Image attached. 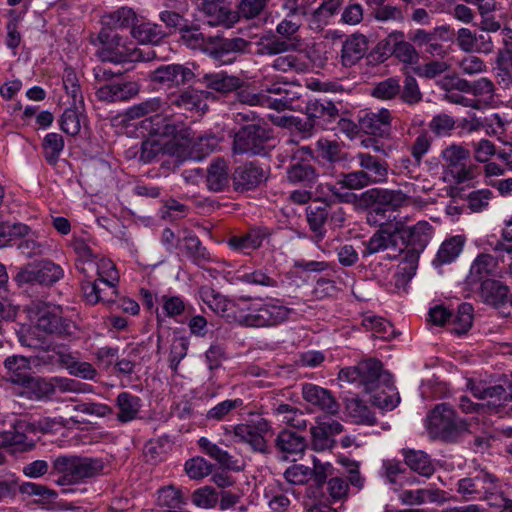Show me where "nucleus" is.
I'll list each match as a JSON object with an SVG mask.
<instances>
[{
	"instance_id": "nucleus-1",
	"label": "nucleus",
	"mask_w": 512,
	"mask_h": 512,
	"mask_svg": "<svg viewBox=\"0 0 512 512\" xmlns=\"http://www.w3.org/2000/svg\"><path fill=\"white\" fill-rule=\"evenodd\" d=\"M146 116H149L144 121L148 137L141 147V159L144 162H150L159 154L180 157L186 154L189 141L183 131L177 130L167 101L158 97L150 98L127 108L124 113L125 120Z\"/></svg>"
},
{
	"instance_id": "nucleus-2",
	"label": "nucleus",
	"mask_w": 512,
	"mask_h": 512,
	"mask_svg": "<svg viewBox=\"0 0 512 512\" xmlns=\"http://www.w3.org/2000/svg\"><path fill=\"white\" fill-rule=\"evenodd\" d=\"M199 296L213 312L227 322L246 327H271L286 321L292 310L279 300L254 298L234 302L208 286L201 287Z\"/></svg>"
},
{
	"instance_id": "nucleus-3",
	"label": "nucleus",
	"mask_w": 512,
	"mask_h": 512,
	"mask_svg": "<svg viewBox=\"0 0 512 512\" xmlns=\"http://www.w3.org/2000/svg\"><path fill=\"white\" fill-rule=\"evenodd\" d=\"M93 43L97 46L96 55L104 62L122 64L127 62L149 61L155 57L153 51L144 54L141 49L135 47L127 38L107 28L100 30L96 41Z\"/></svg>"
},
{
	"instance_id": "nucleus-4",
	"label": "nucleus",
	"mask_w": 512,
	"mask_h": 512,
	"mask_svg": "<svg viewBox=\"0 0 512 512\" xmlns=\"http://www.w3.org/2000/svg\"><path fill=\"white\" fill-rule=\"evenodd\" d=\"M28 317L31 323L34 325V330L31 334L35 335L36 338L25 335L24 331L19 334V341L22 345L29 347H37L38 342L42 336L41 333L45 334H70L71 324L66 323L61 316V309L52 304L46 303H33L28 308Z\"/></svg>"
},
{
	"instance_id": "nucleus-5",
	"label": "nucleus",
	"mask_w": 512,
	"mask_h": 512,
	"mask_svg": "<svg viewBox=\"0 0 512 512\" xmlns=\"http://www.w3.org/2000/svg\"><path fill=\"white\" fill-rule=\"evenodd\" d=\"M55 469L61 473L56 483L63 488L64 493H74L76 488H72L88 478H92L99 474L103 468L99 460L91 458L60 456L54 461Z\"/></svg>"
},
{
	"instance_id": "nucleus-6",
	"label": "nucleus",
	"mask_w": 512,
	"mask_h": 512,
	"mask_svg": "<svg viewBox=\"0 0 512 512\" xmlns=\"http://www.w3.org/2000/svg\"><path fill=\"white\" fill-rule=\"evenodd\" d=\"M222 444L229 446L232 442L248 444L252 449L263 452L266 449L265 436L270 432L269 422L263 418L248 423L223 426Z\"/></svg>"
},
{
	"instance_id": "nucleus-7",
	"label": "nucleus",
	"mask_w": 512,
	"mask_h": 512,
	"mask_svg": "<svg viewBox=\"0 0 512 512\" xmlns=\"http://www.w3.org/2000/svg\"><path fill=\"white\" fill-rule=\"evenodd\" d=\"M287 83L275 82L258 93L242 91L241 101L250 106H263L277 111L291 109L293 107L294 94L286 88Z\"/></svg>"
},
{
	"instance_id": "nucleus-8",
	"label": "nucleus",
	"mask_w": 512,
	"mask_h": 512,
	"mask_svg": "<svg viewBox=\"0 0 512 512\" xmlns=\"http://www.w3.org/2000/svg\"><path fill=\"white\" fill-rule=\"evenodd\" d=\"M444 173L443 178L450 184H460L472 178V171L467 166L470 152L460 144H451L441 152Z\"/></svg>"
},
{
	"instance_id": "nucleus-9",
	"label": "nucleus",
	"mask_w": 512,
	"mask_h": 512,
	"mask_svg": "<svg viewBox=\"0 0 512 512\" xmlns=\"http://www.w3.org/2000/svg\"><path fill=\"white\" fill-rule=\"evenodd\" d=\"M5 367L9 372V380L15 385V393L19 396L34 399L37 392V385L41 378L32 377L30 375V361L23 356L8 357Z\"/></svg>"
},
{
	"instance_id": "nucleus-10",
	"label": "nucleus",
	"mask_w": 512,
	"mask_h": 512,
	"mask_svg": "<svg viewBox=\"0 0 512 512\" xmlns=\"http://www.w3.org/2000/svg\"><path fill=\"white\" fill-rule=\"evenodd\" d=\"M472 394L478 399H489L486 404L474 403L468 397L460 398L459 406L465 413L482 414L485 410H495L502 405V400L506 401L508 395L502 386L484 387L481 383H470Z\"/></svg>"
},
{
	"instance_id": "nucleus-11",
	"label": "nucleus",
	"mask_w": 512,
	"mask_h": 512,
	"mask_svg": "<svg viewBox=\"0 0 512 512\" xmlns=\"http://www.w3.org/2000/svg\"><path fill=\"white\" fill-rule=\"evenodd\" d=\"M381 370V363L378 360L369 359L359 363L357 366L341 369L338 379L342 382L363 387L366 392H372Z\"/></svg>"
},
{
	"instance_id": "nucleus-12",
	"label": "nucleus",
	"mask_w": 512,
	"mask_h": 512,
	"mask_svg": "<svg viewBox=\"0 0 512 512\" xmlns=\"http://www.w3.org/2000/svg\"><path fill=\"white\" fill-rule=\"evenodd\" d=\"M371 197L375 199V205L368 213V221L382 225L387 217V210H395L404 206L409 197L400 190L376 189L370 191Z\"/></svg>"
},
{
	"instance_id": "nucleus-13",
	"label": "nucleus",
	"mask_w": 512,
	"mask_h": 512,
	"mask_svg": "<svg viewBox=\"0 0 512 512\" xmlns=\"http://www.w3.org/2000/svg\"><path fill=\"white\" fill-rule=\"evenodd\" d=\"M208 97V92L196 89H189L179 95L169 97V100L167 102L169 103L170 106L172 120L174 121V111L172 109V106H175L179 110L189 111L192 114H196L198 116L202 115L208 108ZM193 116L194 115H192V117ZM175 123L176 125H179L176 120Z\"/></svg>"
},
{
	"instance_id": "nucleus-14",
	"label": "nucleus",
	"mask_w": 512,
	"mask_h": 512,
	"mask_svg": "<svg viewBox=\"0 0 512 512\" xmlns=\"http://www.w3.org/2000/svg\"><path fill=\"white\" fill-rule=\"evenodd\" d=\"M370 393L372 394V403L382 410L390 411L394 409L400 401L391 374L382 370L379 378L376 379L374 389Z\"/></svg>"
},
{
	"instance_id": "nucleus-15",
	"label": "nucleus",
	"mask_w": 512,
	"mask_h": 512,
	"mask_svg": "<svg viewBox=\"0 0 512 512\" xmlns=\"http://www.w3.org/2000/svg\"><path fill=\"white\" fill-rule=\"evenodd\" d=\"M264 130L254 124L243 126L234 137L233 151L237 154H259L263 150Z\"/></svg>"
},
{
	"instance_id": "nucleus-16",
	"label": "nucleus",
	"mask_w": 512,
	"mask_h": 512,
	"mask_svg": "<svg viewBox=\"0 0 512 512\" xmlns=\"http://www.w3.org/2000/svg\"><path fill=\"white\" fill-rule=\"evenodd\" d=\"M36 385L38 388L34 399L48 397L56 391L76 393H88L92 391L91 386L88 384L62 377H53L50 380L40 379L39 384Z\"/></svg>"
},
{
	"instance_id": "nucleus-17",
	"label": "nucleus",
	"mask_w": 512,
	"mask_h": 512,
	"mask_svg": "<svg viewBox=\"0 0 512 512\" xmlns=\"http://www.w3.org/2000/svg\"><path fill=\"white\" fill-rule=\"evenodd\" d=\"M428 429L435 434L446 435L458 428L454 410L447 404L437 405L426 419Z\"/></svg>"
},
{
	"instance_id": "nucleus-18",
	"label": "nucleus",
	"mask_w": 512,
	"mask_h": 512,
	"mask_svg": "<svg viewBox=\"0 0 512 512\" xmlns=\"http://www.w3.org/2000/svg\"><path fill=\"white\" fill-rule=\"evenodd\" d=\"M194 77L191 69L181 64L162 65L152 72L154 82L167 87L179 86L189 82Z\"/></svg>"
},
{
	"instance_id": "nucleus-19",
	"label": "nucleus",
	"mask_w": 512,
	"mask_h": 512,
	"mask_svg": "<svg viewBox=\"0 0 512 512\" xmlns=\"http://www.w3.org/2000/svg\"><path fill=\"white\" fill-rule=\"evenodd\" d=\"M302 396L305 401L320 410L335 414L338 411V403L329 390L312 383H305L302 386Z\"/></svg>"
},
{
	"instance_id": "nucleus-20",
	"label": "nucleus",
	"mask_w": 512,
	"mask_h": 512,
	"mask_svg": "<svg viewBox=\"0 0 512 512\" xmlns=\"http://www.w3.org/2000/svg\"><path fill=\"white\" fill-rule=\"evenodd\" d=\"M267 179V171L253 163L238 167L233 175L237 189H253Z\"/></svg>"
},
{
	"instance_id": "nucleus-21",
	"label": "nucleus",
	"mask_w": 512,
	"mask_h": 512,
	"mask_svg": "<svg viewBox=\"0 0 512 512\" xmlns=\"http://www.w3.org/2000/svg\"><path fill=\"white\" fill-rule=\"evenodd\" d=\"M139 91L136 82L111 83L101 86L97 92V98L105 102H117L129 100Z\"/></svg>"
},
{
	"instance_id": "nucleus-22",
	"label": "nucleus",
	"mask_w": 512,
	"mask_h": 512,
	"mask_svg": "<svg viewBox=\"0 0 512 512\" xmlns=\"http://www.w3.org/2000/svg\"><path fill=\"white\" fill-rule=\"evenodd\" d=\"M247 42L241 38L225 39L208 50V55L217 65L231 64L235 60L234 53L245 49Z\"/></svg>"
},
{
	"instance_id": "nucleus-23",
	"label": "nucleus",
	"mask_w": 512,
	"mask_h": 512,
	"mask_svg": "<svg viewBox=\"0 0 512 512\" xmlns=\"http://www.w3.org/2000/svg\"><path fill=\"white\" fill-rule=\"evenodd\" d=\"M177 130L183 131L189 141L186 154L181 157L176 156L179 160H185L186 158L200 159L213 152L218 146V139L213 135L202 136L199 137L197 141H193L189 137L188 130L184 125H177Z\"/></svg>"
},
{
	"instance_id": "nucleus-24",
	"label": "nucleus",
	"mask_w": 512,
	"mask_h": 512,
	"mask_svg": "<svg viewBox=\"0 0 512 512\" xmlns=\"http://www.w3.org/2000/svg\"><path fill=\"white\" fill-rule=\"evenodd\" d=\"M368 50V41L364 35L353 34L342 46L341 60L344 66H352L364 57Z\"/></svg>"
},
{
	"instance_id": "nucleus-25",
	"label": "nucleus",
	"mask_w": 512,
	"mask_h": 512,
	"mask_svg": "<svg viewBox=\"0 0 512 512\" xmlns=\"http://www.w3.org/2000/svg\"><path fill=\"white\" fill-rule=\"evenodd\" d=\"M277 449L284 454L283 458L287 460L289 457H299L303 454L306 441L305 439L296 434L295 432L284 430L280 432L276 439Z\"/></svg>"
},
{
	"instance_id": "nucleus-26",
	"label": "nucleus",
	"mask_w": 512,
	"mask_h": 512,
	"mask_svg": "<svg viewBox=\"0 0 512 512\" xmlns=\"http://www.w3.org/2000/svg\"><path fill=\"white\" fill-rule=\"evenodd\" d=\"M362 127L370 134L383 136L391 126V114L387 109L367 113L361 120Z\"/></svg>"
},
{
	"instance_id": "nucleus-27",
	"label": "nucleus",
	"mask_w": 512,
	"mask_h": 512,
	"mask_svg": "<svg viewBox=\"0 0 512 512\" xmlns=\"http://www.w3.org/2000/svg\"><path fill=\"white\" fill-rule=\"evenodd\" d=\"M497 274V261L489 254L479 255L471 264L469 279L471 283L484 282Z\"/></svg>"
},
{
	"instance_id": "nucleus-28",
	"label": "nucleus",
	"mask_w": 512,
	"mask_h": 512,
	"mask_svg": "<svg viewBox=\"0 0 512 512\" xmlns=\"http://www.w3.org/2000/svg\"><path fill=\"white\" fill-rule=\"evenodd\" d=\"M315 197L317 200L327 203H354L357 200L355 193L350 191H341L338 182L335 185L329 183H319L316 187Z\"/></svg>"
},
{
	"instance_id": "nucleus-29",
	"label": "nucleus",
	"mask_w": 512,
	"mask_h": 512,
	"mask_svg": "<svg viewBox=\"0 0 512 512\" xmlns=\"http://www.w3.org/2000/svg\"><path fill=\"white\" fill-rule=\"evenodd\" d=\"M264 234L260 230H251L243 235L232 236L228 240V246L239 253L249 255L262 245Z\"/></svg>"
},
{
	"instance_id": "nucleus-30",
	"label": "nucleus",
	"mask_w": 512,
	"mask_h": 512,
	"mask_svg": "<svg viewBox=\"0 0 512 512\" xmlns=\"http://www.w3.org/2000/svg\"><path fill=\"white\" fill-rule=\"evenodd\" d=\"M206 182L211 191H222L229 184V169L223 159L213 161L207 170Z\"/></svg>"
},
{
	"instance_id": "nucleus-31",
	"label": "nucleus",
	"mask_w": 512,
	"mask_h": 512,
	"mask_svg": "<svg viewBox=\"0 0 512 512\" xmlns=\"http://www.w3.org/2000/svg\"><path fill=\"white\" fill-rule=\"evenodd\" d=\"M359 165L363 168L364 174L371 183H379L386 180L388 175V167L385 163L378 161L375 157L360 153L357 156Z\"/></svg>"
},
{
	"instance_id": "nucleus-32",
	"label": "nucleus",
	"mask_w": 512,
	"mask_h": 512,
	"mask_svg": "<svg viewBox=\"0 0 512 512\" xmlns=\"http://www.w3.org/2000/svg\"><path fill=\"white\" fill-rule=\"evenodd\" d=\"M131 35L141 44H158L165 37L162 28L151 22L135 23Z\"/></svg>"
},
{
	"instance_id": "nucleus-33",
	"label": "nucleus",
	"mask_w": 512,
	"mask_h": 512,
	"mask_svg": "<svg viewBox=\"0 0 512 512\" xmlns=\"http://www.w3.org/2000/svg\"><path fill=\"white\" fill-rule=\"evenodd\" d=\"M99 282L104 284L111 294H116V286L119 282V273L112 260L101 257L94 260Z\"/></svg>"
},
{
	"instance_id": "nucleus-34",
	"label": "nucleus",
	"mask_w": 512,
	"mask_h": 512,
	"mask_svg": "<svg viewBox=\"0 0 512 512\" xmlns=\"http://www.w3.org/2000/svg\"><path fill=\"white\" fill-rule=\"evenodd\" d=\"M457 40L460 48L466 52L489 51L491 48L487 35H476L467 28L459 29Z\"/></svg>"
},
{
	"instance_id": "nucleus-35",
	"label": "nucleus",
	"mask_w": 512,
	"mask_h": 512,
	"mask_svg": "<svg viewBox=\"0 0 512 512\" xmlns=\"http://www.w3.org/2000/svg\"><path fill=\"white\" fill-rule=\"evenodd\" d=\"M464 244L465 238L462 235H456L447 239L440 246L434 262H438L441 265L450 264L460 255Z\"/></svg>"
},
{
	"instance_id": "nucleus-36",
	"label": "nucleus",
	"mask_w": 512,
	"mask_h": 512,
	"mask_svg": "<svg viewBox=\"0 0 512 512\" xmlns=\"http://www.w3.org/2000/svg\"><path fill=\"white\" fill-rule=\"evenodd\" d=\"M119 408L118 419L121 422H129L136 418L141 408V400L138 396L129 392H122L117 397Z\"/></svg>"
},
{
	"instance_id": "nucleus-37",
	"label": "nucleus",
	"mask_w": 512,
	"mask_h": 512,
	"mask_svg": "<svg viewBox=\"0 0 512 512\" xmlns=\"http://www.w3.org/2000/svg\"><path fill=\"white\" fill-rule=\"evenodd\" d=\"M362 325L378 339H390L394 335L393 325L388 320L371 313L363 316Z\"/></svg>"
},
{
	"instance_id": "nucleus-38",
	"label": "nucleus",
	"mask_w": 512,
	"mask_h": 512,
	"mask_svg": "<svg viewBox=\"0 0 512 512\" xmlns=\"http://www.w3.org/2000/svg\"><path fill=\"white\" fill-rule=\"evenodd\" d=\"M137 18L135 12L128 7L107 13L102 17L103 28L112 30L113 28H127L135 24Z\"/></svg>"
},
{
	"instance_id": "nucleus-39",
	"label": "nucleus",
	"mask_w": 512,
	"mask_h": 512,
	"mask_svg": "<svg viewBox=\"0 0 512 512\" xmlns=\"http://www.w3.org/2000/svg\"><path fill=\"white\" fill-rule=\"evenodd\" d=\"M86 125V115L77 105L67 108L61 117V129L66 134L75 136Z\"/></svg>"
},
{
	"instance_id": "nucleus-40",
	"label": "nucleus",
	"mask_w": 512,
	"mask_h": 512,
	"mask_svg": "<svg viewBox=\"0 0 512 512\" xmlns=\"http://www.w3.org/2000/svg\"><path fill=\"white\" fill-rule=\"evenodd\" d=\"M307 109L313 125H320V120L328 121L338 116V109L330 101L315 100L309 102Z\"/></svg>"
},
{
	"instance_id": "nucleus-41",
	"label": "nucleus",
	"mask_w": 512,
	"mask_h": 512,
	"mask_svg": "<svg viewBox=\"0 0 512 512\" xmlns=\"http://www.w3.org/2000/svg\"><path fill=\"white\" fill-rule=\"evenodd\" d=\"M101 282L97 279L94 282L84 281L82 283L83 297L88 304L95 305L99 302H113V296L108 288H100Z\"/></svg>"
},
{
	"instance_id": "nucleus-42",
	"label": "nucleus",
	"mask_w": 512,
	"mask_h": 512,
	"mask_svg": "<svg viewBox=\"0 0 512 512\" xmlns=\"http://www.w3.org/2000/svg\"><path fill=\"white\" fill-rule=\"evenodd\" d=\"M406 464L422 476L429 477L434 472L429 456L423 451H408L405 453Z\"/></svg>"
},
{
	"instance_id": "nucleus-43",
	"label": "nucleus",
	"mask_w": 512,
	"mask_h": 512,
	"mask_svg": "<svg viewBox=\"0 0 512 512\" xmlns=\"http://www.w3.org/2000/svg\"><path fill=\"white\" fill-rule=\"evenodd\" d=\"M402 499L408 504L433 503L442 501L444 495L437 489H417L404 491Z\"/></svg>"
},
{
	"instance_id": "nucleus-44",
	"label": "nucleus",
	"mask_w": 512,
	"mask_h": 512,
	"mask_svg": "<svg viewBox=\"0 0 512 512\" xmlns=\"http://www.w3.org/2000/svg\"><path fill=\"white\" fill-rule=\"evenodd\" d=\"M198 446L203 453L214 459L221 466L226 468L232 467V456L227 451L219 447L216 443L211 442L208 438H199Z\"/></svg>"
},
{
	"instance_id": "nucleus-45",
	"label": "nucleus",
	"mask_w": 512,
	"mask_h": 512,
	"mask_svg": "<svg viewBox=\"0 0 512 512\" xmlns=\"http://www.w3.org/2000/svg\"><path fill=\"white\" fill-rule=\"evenodd\" d=\"M242 406L243 400L240 398L224 400L207 411L206 419L215 422L226 421L233 410Z\"/></svg>"
},
{
	"instance_id": "nucleus-46",
	"label": "nucleus",
	"mask_w": 512,
	"mask_h": 512,
	"mask_svg": "<svg viewBox=\"0 0 512 512\" xmlns=\"http://www.w3.org/2000/svg\"><path fill=\"white\" fill-rule=\"evenodd\" d=\"M30 228L23 223L0 224V248L10 245L12 241L29 236Z\"/></svg>"
},
{
	"instance_id": "nucleus-47",
	"label": "nucleus",
	"mask_w": 512,
	"mask_h": 512,
	"mask_svg": "<svg viewBox=\"0 0 512 512\" xmlns=\"http://www.w3.org/2000/svg\"><path fill=\"white\" fill-rule=\"evenodd\" d=\"M274 412L281 417V421L295 428H305L306 420L303 413L294 406L289 404H279Z\"/></svg>"
},
{
	"instance_id": "nucleus-48",
	"label": "nucleus",
	"mask_w": 512,
	"mask_h": 512,
	"mask_svg": "<svg viewBox=\"0 0 512 512\" xmlns=\"http://www.w3.org/2000/svg\"><path fill=\"white\" fill-rule=\"evenodd\" d=\"M481 291L486 301L492 304L503 303L508 296L509 290L499 281L487 279L481 284Z\"/></svg>"
},
{
	"instance_id": "nucleus-49",
	"label": "nucleus",
	"mask_w": 512,
	"mask_h": 512,
	"mask_svg": "<svg viewBox=\"0 0 512 512\" xmlns=\"http://www.w3.org/2000/svg\"><path fill=\"white\" fill-rule=\"evenodd\" d=\"M82 421L71 416L70 418L58 417H42L37 421V428L44 433H54L64 427L81 424Z\"/></svg>"
},
{
	"instance_id": "nucleus-50",
	"label": "nucleus",
	"mask_w": 512,
	"mask_h": 512,
	"mask_svg": "<svg viewBox=\"0 0 512 512\" xmlns=\"http://www.w3.org/2000/svg\"><path fill=\"white\" fill-rule=\"evenodd\" d=\"M473 322V307L469 303H462L456 315L452 319V331L455 334H464L472 326Z\"/></svg>"
},
{
	"instance_id": "nucleus-51",
	"label": "nucleus",
	"mask_w": 512,
	"mask_h": 512,
	"mask_svg": "<svg viewBox=\"0 0 512 512\" xmlns=\"http://www.w3.org/2000/svg\"><path fill=\"white\" fill-rule=\"evenodd\" d=\"M209 86L219 92H230L237 89L240 85V79L229 76L223 72L206 75Z\"/></svg>"
},
{
	"instance_id": "nucleus-52",
	"label": "nucleus",
	"mask_w": 512,
	"mask_h": 512,
	"mask_svg": "<svg viewBox=\"0 0 512 512\" xmlns=\"http://www.w3.org/2000/svg\"><path fill=\"white\" fill-rule=\"evenodd\" d=\"M287 177L293 184L303 183L308 185L316 179L317 175L312 166L296 163L288 170Z\"/></svg>"
},
{
	"instance_id": "nucleus-53",
	"label": "nucleus",
	"mask_w": 512,
	"mask_h": 512,
	"mask_svg": "<svg viewBox=\"0 0 512 512\" xmlns=\"http://www.w3.org/2000/svg\"><path fill=\"white\" fill-rule=\"evenodd\" d=\"M410 242L420 248H424L430 241L433 229L427 221H419L408 228Z\"/></svg>"
},
{
	"instance_id": "nucleus-54",
	"label": "nucleus",
	"mask_w": 512,
	"mask_h": 512,
	"mask_svg": "<svg viewBox=\"0 0 512 512\" xmlns=\"http://www.w3.org/2000/svg\"><path fill=\"white\" fill-rule=\"evenodd\" d=\"M63 87L72 98V105L83 103V96L76 72L72 68H65L63 74Z\"/></svg>"
},
{
	"instance_id": "nucleus-55",
	"label": "nucleus",
	"mask_w": 512,
	"mask_h": 512,
	"mask_svg": "<svg viewBox=\"0 0 512 512\" xmlns=\"http://www.w3.org/2000/svg\"><path fill=\"white\" fill-rule=\"evenodd\" d=\"M272 67L281 72L295 71L298 73L305 72L308 69L306 61L292 54L278 56L274 59Z\"/></svg>"
},
{
	"instance_id": "nucleus-56",
	"label": "nucleus",
	"mask_w": 512,
	"mask_h": 512,
	"mask_svg": "<svg viewBox=\"0 0 512 512\" xmlns=\"http://www.w3.org/2000/svg\"><path fill=\"white\" fill-rule=\"evenodd\" d=\"M401 85L398 78L390 77L377 83L372 95L380 100H390L400 93Z\"/></svg>"
},
{
	"instance_id": "nucleus-57",
	"label": "nucleus",
	"mask_w": 512,
	"mask_h": 512,
	"mask_svg": "<svg viewBox=\"0 0 512 512\" xmlns=\"http://www.w3.org/2000/svg\"><path fill=\"white\" fill-rule=\"evenodd\" d=\"M43 147L47 161L55 163L64 149L63 137L58 133H48L44 138Z\"/></svg>"
},
{
	"instance_id": "nucleus-58",
	"label": "nucleus",
	"mask_w": 512,
	"mask_h": 512,
	"mask_svg": "<svg viewBox=\"0 0 512 512\" xmlns=\"http://www.w3.org/2000/svg\"><path fill=\"white\" fill-rule=\"evenodd\" d=\"M370 184L372 183L368 180L364 171H354L343 174L338 180V185L340 186L341 191L359 190Z\"/></svg>"
},
{
	"instance_id": "nucleus-59",
	"label": "nucleus",
	"mask_w": 512,
	"mask_h": 512,
	"mask_svg": "<svg viewBox=\"0 0 512 512\" xmlns=\"http://www.w3.org/2000/svg\"><path fill=\"white\" fill-rule=\"evenodd\" d=\"M212 464L205 458L197 456L185 463V471L191 479H202L212 472Z\"/></svg>"
},
{
	"instance_id": "nucleus-60",
	"label": "nucleus",
	"mask_w": 512,
	"mask_h": 512,
	"mask_svg": "<svg viewBox=\"0 0 512 512\" xmlns=\"http://www.w3.org/2000/svg\"><path fill=\"white\" fill-rule=\"evenodd\" d=\"M37 267L39 284L49 285L58 281L63 276V269L51 261L39 262Z\"/></svg>"
},
{
	"instance_id": "nucleus-61",
	"label": "nucleus",
	"mask_w": 512,
	"mask_h": 512,
	"mask_svg": "<svg viewBox=\"0 0 512 512\" xmlns=\"http://www.w3.org/2000/svg\"><path fill=\"white\" fill-rule=\"evenodd\" d=\"M157 503L161 507L176 509L184 503V500L179 489L168 486L158 491Z\"/></svg>"
},
{
	"instance_id": "nucleus-62",
	"label": "nucleus",
	"mask_w": 512,
	"mask_h": 512,
	"mask_svg": "<svg viewBox=\"0 0 512 512\" xmlns=\"http://www.w3.org/2000/svg\"><path fill=\"white\" fill-rule=\"evenodd\" d=\"M313 476V470L303 464H294L288 467L284 472V477L288 483L293 485H303Z\"/></svg>"
},
{
	"instance_id": "nucleus-63",
	"label": "nucleus",
	"mask_w": 512,
	"mask_h": 512,
	"mask_svg": "<svg viewBox=\"0 0 512 512\" xmlns=\"http://www.w3.org/2000/svg\"><path fill=\"white\" fill-rule=\"evenodd\" d=\"M346 409L349 416L360 423H371L373 416L369 408L359 399L353 398L347 401Z\"/></svg>"
},
{
	"instance_id": "nucleus-64",
	"label": "nucleus",
	"mask_w": 512,
	"mask_h": 512,
	"mask_svg": "<svg viewBox=\"0 0 512 512\" xmlns=\"http://www.w3.org/2000/svg\"><path fill=\"white\" fill-rule=\"evenodd\" d=\"M342 4V0H326L324 1L313 13L314 20L317 24L326 25L328 20L334 16L340 6Z\"/></svg>"
}]
</instances>
